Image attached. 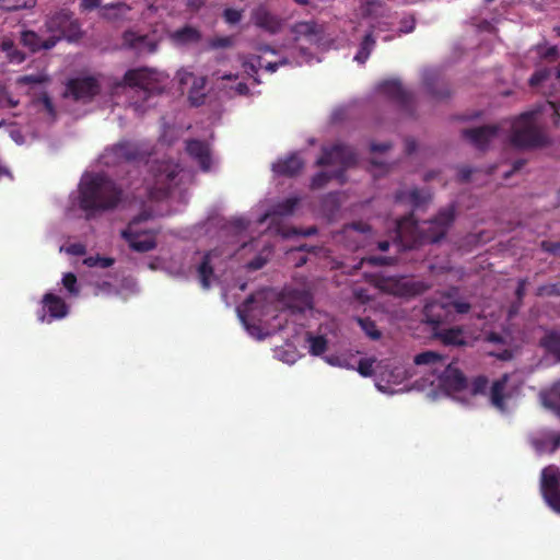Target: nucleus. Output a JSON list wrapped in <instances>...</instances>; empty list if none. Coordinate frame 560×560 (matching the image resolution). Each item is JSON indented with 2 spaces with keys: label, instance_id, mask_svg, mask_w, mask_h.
Segmentation results:
<instances>
[{
  "label": "nucleus",
  "instance_id": "2f4dec72",
  "mask_svg": "<svg viewBox=\"0 0 560 560\" xmlns=\"http://www.w3.org/2000/svg\"><path fill=\"white\" fill-rule=\"evenodd\" d=\"M443 361V355L433 351H423L413 357V364L421 365H438Z\"/></svg>",
  "mask_w": 560,
  "mask_h": 560
},
{
  "label": "nucleus",
  "instance_id": "09e8293b",
  "mask_svg": "<svg viewBox=\"0 0 560 560\" xmlns=\"http://www.w3.org/2000/svg\"><path fill=\"white\" fill-rule=\"evenodd\" d=\"M372 364H374V359H361L358 365V372L362 375V377H371L374 373V369H372Z\"/></svg>",
  "mask_w": 560,
  "mask_h": 560
},
{
  "label": "nucleus",
  "instance_id": "13d9d810",
  "mask_svg": "<svg viewBox=\"0 0 560 560\" xmlns=\"http://www.w3.org/2000/svg\"><path fill=\"white\" fill-rule=\"evenodd\" d=\"M549 75L548 70L536 71L529 79V84L535 86L544 82Z\"/></svg>",
  "mask_w": 560,
  "mask_h": 560
},
{
  "label": "nucleus",
  "instance_id": "774afa93",
  "mask_svg": "<svg viewBox=\"0 0 560 560\" xmlns=\"http://www.w3.org/2000/svg\"><path fill=\"white\" fill-rule=\"evenodd\" d=\"M551 443V452H555L558 447H560V433L550 435Z\"/></svg>",
  "mask_w": 560,
  "mask_h": 560
},
{
  "label": "nucleus",
  "instance_id": "6e6d98bb",
  "mask_svg": "<svg viewBox=\"0 0 560 560\" xmlns=\"http://www.w3.org/2000/svg\"><path fill=\"white\" fill-rule=\"evenodd\" d=\"M348 117V108L347 107H338L336 108L330 116V119L334 124H338L343 121Z\"/></svg>",
  "mask_w": 560,
  "mask_h": 560
},
{
  "label": "nucleus",
  "instance_id": "49530a36",
  "mask_svg": "<svg viewBox=\"0 0 560 560\" xmlns=\"http://www.w3.org/2000/svg\"><path fill=\"white\" fill-rule=\"evenodd\" d=\"M242 11L237 9L228 8L223 11V19L229 24H237L242 20Z\"/></svg>",
  "mask_w": 560,
  "mask_h": 560
},
{
  "label": "nucleus",
  "instance_id": "7c9ffc66",
  "mask_svg": "<svg viewBox=\"0 0 560 560\" xmlns=\"http://www.w3.org/2000/svg\"><path fill=\"white\" fill-rule=\"evenodd\" d=\"M355 323H358L359 327L364 331L365 337L373 341L381 339V330L370 317H355Z\"/></svg>",
  "mask_w": 560,
  "mask_h": 560
},
{
  "label": "nucleus",
  "instance_id": "6ab92c4d",
  "mask_svg": "<svg viewBox=\"0 0 560 560\" xmlns=\"http://www.w3.org/2000/svg\"><path fill=\"white\" fill-rule=\"evenodd\" d=\"M187 153L199 164L202 172L210 171L212 158H210L209 142H187Z\"/></svg>",
  "mask_w": 560,
  "mask_h": 560
},
{
  "label": "nucleus",
  "instance_id": "a19ab883",
  "mask_svg": "<svg viewBox=\"0 0 560 560\" xmlns=\"http://www.w3.org/2000/svg\"><path fill=\"white\" fill-rule=\"evenodd\" d=\"M62 285H65L66 291L72 295H78L80 292L78 289V282L75 281V276L72 272H67L62 276Z\"/></svg>",
  "mask_w": 560,
  "mask_h": 560
},
{
  "label": "nucleus",
  "instance_id": "dca6fc26",
  "mask_svg": "<svg viewBox=\"0 0 560 560\" xmlns=\"http://www.w3.org/2000/svg\"><path fill=\"white\" fill-rule=\"evenodd\" d=\"M452 314V311L448 310L443 302H439L438 300L428 301L427 305H424V310H422L424 320L432 326H440L442 323L450 320Z\"/></svg>",
  "mask_w": 560,
  "mask_h": 560
},
{
  "label": "nucleus",
  "instance_id": "5701e85b",
  "mask_svg": "<svg viewBox=\"0 0 560 560\" xmlns=\"http://www.w3.org/2000/svg\"><path fill=\"white\" fill-rule=\"evenodd\" d=\"M422 79L432 96L436 98H446L450 96V90L444 83L435 88V84H439V72L436 70L425 69L422 73Z\"/></svg>",
  "mask_w": 560,
  "mask_h": 560
},
{
  "label": "nucleus",
  "instance_id": "a878e982",
  "mask_svg": "<svg viewBox=\"0 0 560 560\" xmlns=\"http://www.w3.org/2000/svg\"><path fill=\"white\" fill-rule=\"evenodd\" d=\"M375 26H371V28L364 34L362 37L359 49L354 56V61L358 63H365L369 59L371 52L374 50L376 45V37L374 35Z\"/></svg>",
  "mask_w": 560,
  "mask_h": 560
},
{
  "label": "nucleus",
  "instance_id": "c756f323",
  "mask_svg": "<svg viewBox=\"0 0 560 560\" xmlns=\"http://www.w3.org/2000/svg\"><path fill=\"white\" fill-rule=\"evenodd\" d=\"M305 341H307L308 343V353H311L312 355L319 357L326 352L327 340L324 336H313L311 332H307Z\"/></svg>",
  "mask_w": 560,
  "mask_h": 560
},
{
  "label": "nucleus",
  "instance_id": "c85d7f7f",
  "mask_svg": "<svg viewBox=\"0 0 560 560\" xmlns=\"http://www.w3.org/2000/svg\"><path fill=\"white\" fill-rule=\"evenodd\" d=\"M539 345L544 347L545 351L556 357L557 362H560V334L557 331H548L541 340H539Z\"/></svg>",
  "mask_w": 560,
  "mask_h": 560
},
{
  "label": "nucleus",
  "instance_id": "cd10ccee",
  "mask_svg": "<svg viewBox=\"0 0 560 560\" xmlns=\"http://www.w3.org/2000/svg\"><path fill=\"white\" fill-rule=\"evenodd\" d=\"M292 32L295 36L305 37L308 40H313L319 34L320 30L316 22L314 21H304L295 23L292 27Z\"/></svg>",
  "mask_w": 560,
  "mask_h": 560
},
{
  "label": "nucleus",
  "instance_id": "052dcab7",
  "mask_svg": "<svg viewBox=\"0 0 560 560\" xmlns=\"http://www.w3.org/2000/svg\"><path fill=\"white\" fill-rule=\"evenodd\" d=\"M525 165V160H515L514 163H512V168L505 173H503V178L509 179V177L512 176V174L518 172L522 167Z\"/></svg>",
  "mask_w": 560,
  "mask_h": 560
},
{
  "label": "nucleus",
  "instance_id": "4d7b16f0",
  "mask_svg": "<svg viewBox=\"0 0 560 560\" xmlns=\"http://www.w3.org/2000/svg\"><path fill=\"white\" fill-rule=\"evenodd\" d=\"M60 40H62V39L59 36L55 35V34H50V36L47 39H42L40 50L42 49L49 50V49L54 48L57 45V43H59Z\"/></svg>",
  "mask_w": 560,
  "mask_h": 560
},
{
  "label": "nucleus",
  "instance_id": "de8ad7c7",
  "mask_svg": "<svg viewBox=\"0 0 560 560\" xmlns=\"http://www.w3.org/2000/svg\"><path fill=\"white\" fill-rule=\"evenodd\" d=\"M233 44V40L231 37H214L208 40V47L210 49H218V48H228L231 47Z\"/></svg>",
  "mask_w": 560,
  "mask_h": 560
},
{
  "label": "nucleus",
  "instance_id": "69168bd1",
  "mask_svg": "<svg viewBox=\"0 0 560 560\" xmlns=\"http://www.w3.org/2000/svg\"><path fill=\"white\" fill-rule=\"evenodd\" d=\"M68 252H70V254L80 256V255L84 254V247L80 243L72 244V245H70V247H68Z\"/></svg>",
  "mask_w": 560,
  "mask_h": 560
},
{
  "label": "nucleus",
  "instance_id": "f704fd0d",
  "mask_svg": "<svg viewBox=\"0 0 560 560\" xmlns=\"http://www.w3.org/2000/svg\"><path fill=\"white\" fill-rule=\"evenodd\" d=\"M546 143L548 142H505L508 147H505V149L503 150L512 152H523L540 148Z\"/></svg>",
  "mask_w": 560,
  "mask_h": 560
},
{
  "label": "nucleus",
  "instance_id": "e433bc0d",
  "mask_svg": "<svg viewBox=\"0 0 560 560\" xmlns=\"http://www.w3.org/2000/svg\"><path fill=\"white\" fill-rule=\"evenodd\" d=\"M544 499L547 501L548 506L556 513H560V490H541Z\"/></svg>",
  "mask_w": 560,
  "mask_h": 560
},
{
  "label": "nucleus",
  "instance_id": "9b49d317",
  "mask_svg": "<svg viewBox=\"0 0 560 560\" xmlns=\"http://www.w3.org/2000/svg\"><path fill=\"white\" fill-rule=\"evenodd\" d=\"M378 91L396 103L407 114H412V94L405 90L398 80H388L378 85Z\"/></svg>",
  "mask_w": 560,
  "mask_h": 560
},
{
  "label": "nucleus",
  "instance_id": "ea45409f",
  "mask_svg": "<svg viewBox=\"0 0 560 560\" xmlns=\"http://www.w3.org/2000/svg\"><path fill=\"white\" fill-rule=\"evenodd\" d=\"M486 388H488V378L483 375H478L470 382V393L472 395L485 394Z\"/></svg>",
  "mask_w": 560,
  "mask_h": 560
},
{
  "label": "nucleus",
  "instance_id": "37998d69",
  "mask_svg": "<svg viewBox=\"0 0 560 560\" xmlns=\"http://www.w3.org/2000/svg\"><path fill=\"white\" fill-rule=\"evenodd\" d=\"M113 264H114V259H112L109 257L95 256V257H89L85 259L86 266H90V267L98 266L103 269L112 267Z\"/></svg>",
  "mask_w": 560,
  "mask_h": 560
},
{
  "label": "nucleus",
  "instance_id": "f03ea898",
  "mask_svg": "<svg viewBox=\"0 0 560 560\" xmlns=\"http://www.w3.org/2000/svg\"><path fill=\"white\" fill-rule=\"evenodd\" d=\"M122 190L102 173L83 176L79 185V206L86 213L112 211L119 206Z\"/></svg>",
  "mask_w": 560,
  "mask_h": 560
},
{
  "label": "nucleus",
  "instance_id": "a211bd4d",
  "mask_svg": "<svg viewBox=\"0 0 560 560\" xmlns=\"http://www.w3.org/2000/svg\"><path fill=\"white\" fill-rule=\"evenodd\" d=\"M303 167V161L299 154L293 153L285 159H280L272 164V172L278 176L294 177Z\"/></svg>",
  "mask_w": 560,
  "mask_h": 560
},
{
  "label": "nucleus",
  "instance_id": "58836bf2",
  "mask_svg": "<svg viewBox=\"0 0 560 560\" xmlns=\"http://www.w3.org/2000/svg\"><path fill=\"white\" fill-rule=\"evenodd\" d=\"M536 296L538 298H559L560 296V284L550 283V284H541L536 289Z\"/></svg>",
  "mask_w": 560,
  "mask_h": 560
},
{
  "label": "nucleus",
  "instance_id": "20e7f679",
  "mask_svg": "<svg viewBox=\"0 0 560 560\" xmlns=\"http://www.w3.org/2000/svg\"><path fill=\"white\" fill-rule=\"evenodd\" d=\"M129 98L128 106L138 115L143 114L151 105V100L163 92L159 73L145 68L128 70L117 83Z\"/></svg>",
  "mask_w": 560,
  "mask_h": 560
},
{
  "label": "nucleus",
  "instance_id": "a18cd8bd",
  "mask_svg": "<svg viewBox=\"0 0 560 560\" xmlns=\"http://www.w3.org/2000/svg\"><path fill=\"white\" fill-rule=\"evenodd\" d=\"M19 104L18 101H15L7 88L0 85V106L5 108H13Z\"/></svg>",
  "mask_w": 560,
  "mask_h": 560
},
{
  "label": "nucleus",
  "instance_id": "393cba45",
  "mask_svg": "<svg viewBox=\"0 0 560 560\" xmlns=\"http://www.w3.org/2000/svg\"><path fill=\"white\" fill-rule=\"evenodd\" d=\"M300 203V198L298 197H289L283 199L275 205H272L271 209L268 210L265 214L266 218H287L293 214V211L296 209V206Z\"/></svg>",
  "mask_w": 560,
  "mask_h": 560
},
{
  "label": "nucleus",
  "instance_id": "9d476101",
  "mask_svg": "<svg viewBox=\"0 0 560 560\" xmlns=\"http://www.w3.org/2000/svg\"><path fill=\"white\" fill-rule=\"evenodd\" d=\"M122 44L141 56L156 52L160 39L154 34L141 35L127 30L122 34Z\"/></svg>",
  "mask_w": 560,
  "mask_h": 560
},
{
  "label": "nucleus",
  "instance_id": "864d4df0",
  "mask_svg": "<svg viewBox=\"0 0 560 560\" xmlns=\"http://www.w3.org/2000/svg\"><path fill=\"white\" fill-rule=\"evenodd\" d=\"M365 262L372 266H389L393 264V258L388 256H370L365 258Z\"/></svg>",
  "mask_w": 560,
  "mask_h": 560
},
{
  "label": "nucleus",
  "instance_id": "6e6552de",
  "mask_svg": "<svg viewBox=\"0 0 560 560\" xmlns=\"http://www.w3.org/2000/svg\"><path fill=\"white\" fill-rule=\"evenodd\" d=\"M179 165L172 160L154 161L151 164L152 177V195L155 198H165L171 190L176 187V177L179 174Z\"/></svg>",
  "mask_w": 560,
  "mask_h": 560
},
{
  "label": "nucleus",
  "instance_id": "bb28decb",
  "mask_svg": "<svg viewBox=\"0 0 560 560\" xmlns=\"http://www.w3.org/2000/svg\"><path fill=\"white\" fill-rule=\"evenodd\" d=\"M213 256H215L213 250H209L208 253L203 254L202 260H200L199 267H197V275H199L200 287H202L203 290H209L210 288V279L213 275V268L210 261L212 260Z\"/></svg>",
  "mask_w": 560,
  "mask_h": 560
},
{
  "label": "nucleus",
  "instance_id": "b1692460",
  "mask_svg": "<svg viewBox=\"0 0 560 560\" xmlns=\"http://www.w3.org/2000/svg\"><path fill=\"white\" fill-rule=\"evenodd\" d=\"M506 383H509V374H503L499 380L494 381L490 387V402L491 406L497 408L500 412H504L506 410V406L504 405V388H506Z\"/></svg>",
  "mask_w": 560,
  "mask_h": 560
},
{
  "label": "nucleus",
  "instance_id": "e2e57ef3",
  "mask_svg": "<svg viewBox=\"0 0 560 560\" xmlns=\"http://www.w3.org/2000/svg\"><path fill=\"white\" fill-rule=\"evenodd\" d=\"M471 168L469 166H463L459 168V173H457V179L459 183H466L470 179Z\"/></svg>",
  "mask_w": 560,
  "mask_h": 560
},
{
  "label": "nucleus",
  "instance_id": "473e14b6",
  "mask_svg": "<svg viewBox=\"0 0 560 560\" xmlns=\"http://www.w3.org/2000/svg\"><path fill=\"white\" fill-rule=\"evenodd\" d=\"M21 42L25 47H27L33 52L40 50L42 37L34 31L22 32Z\"/></svg>",
  "mask_w": 560,
  "mask_h": 560
},
{
  "label": "nucleus",
  "instance_id": "5fc2aeb1",
  "mask_svg": "<svg viewBox=\"0 0 560 560\" xmlns=\"http://www.w3.org/2000/svg\"><path fill=\"white\" fill-rule=\"evenodd\" d=\"M48 78L44 74H28L21 78V82L26 84H42L45 83Z\"/></svg>",
  "mask_w": 560,
  "mask_h": 560
},
{
  "label": "nucleus",
  "instance_id": "0e129e2a",
  "mask_svg": "<svg viewBox=\"0 0 560 560\" xmlns=\"http://www.w3.org/2000/svg\"><path fill=\"white\" fill-rule=\"evenodd\" d=\"M526 284L527 279H520V282H517V288H515V298L520 301L524 298Z\"/></svg>",
  "mask_w": 560,
  "mask_h": 560
},
{
  "label": "nucleus",
  "instance_id": "0eeeda50",
  "mask_svg": "<svg viewBox=\"0 0 560 560\" xmlns=\"http://www.w3.org/2000/svg\"><path fill=\"white\" fill-rule=\"evenodd\" d=\"M149 219L150 214L145 211H142L139 215L128 222L127 229L121 231V238L125 240L128 246H130V249L136 253L145 254L155 249V235L138 228V225L148 221Z\"/></svg>",
  "mask_w": 560,
  "mask_h": 560
},
{
  "label": "nucleus",
  "instance_id": "8fccbe9b",
  "mask_svg": "<svg viewBox=\"0 0 560 560\" xmlns=\"http://www.w3.org/2000/svg\"><path fill=\"white\" fill-rule=\"evenodd\" d=\"M399 24L400 26L398 28V35L409 34L413 32L416 27V20L412 16L404 18Z\"/></svg>",
  "mask_w": 560,
  "mask_h": 560
},
{
  "label": "nucleus",
  "instance_id": "bf43d9fd",
  "mask_svg": "<svg viewBox=\"0 0 560 560\" xmlns=\"http://www.w3.org/2000/svg\"><path fill=\"white\" fill-rule=\"evenodd\" d=\"M255 298L254 294H250L245 299L244 304H242V307L238 308V316H241L242 323H245V314L249 311V307L254 304Z\"/></svg>",
  "mask_w": 560,
  "mask_h": 560
},
{
  "label": "nucleus",
  "instance_id": "aec40b11",
  "mask_svg": "<svg viewBox=\"0 0 560 560\" xmlns=\"http://www.w3.org/2000/svg\"><path fill=\"white\" fill-rule=\"evenodd\" d=\"M281 301H283L284 307L289 308L293 313L302 312L310 304V296L303 290L290 289L281 294Z\"/></svg>",
  "mask_w": 560,
  "mask_h": 560
},
{
  "label": "nucleus",
  "instance_id": "680f3d73",
  "mask_svg": "<svg viewBox=\"0 0 560 560\" xmlns=\"http://www.w3.org/2000/svg\"><path fill=\"white\" fill-rule=\"evenodd\" d=\"M207 0H186V7L191 12L199 11L206 3Z\"/></svg>",
  "mask_w": 560,
  "mask_h": 560
},
{
  "label": "nucleus",
  "instance_id": "ddd939ff",
  "mask_svg": "<svg viewBox=\"0 0 560 560\" xmlns=\"http://www.w3.org/2000/svg\"><path fill=\"white\" fill-rule=\"evenodd\" d=\"M440 386L448 393H460L467 387V378L464 373L448 363L442 374H440Z\"/></svg>",
  "mask_w": 560,
  "mask_h": 560
},
{
  "label": "nucleus",
  "instance_id": "72a5a7b5",
  "mask_svg": "<svg viewBox=\"0 0 560 560\" xmlns=\"http://www.w3.org/2000/svg\"><path fill=\"white\" fill-rule=\"evenodd\" d=\"M439 302L448 307L452 313L467 314L470 311V304L463 300L442 299Z\"/></svg>",
  "mask_w": 560,
  "mask_h": 560
},
{
  "label": "nucleus",
  "instance_id": "603ef678",
  "mask_svg": "<svg viewBox=\"0 0 560 560\" xmlns=\"http://www.w3.org/2000/svg\"><path fill=\"white\" fill-rule=\"evenodd\" d=\"M102 0H80L79 8L81 12H91L102 8Z\"/></svg>",
  "mask_w": 560,
  "mask_h": 560
},
{
  "label": "nucleus",
  "instance_id": "f8f14e48",
  "mask_svg": "<svg viewBox=\"0 0 560 560\" xmlns=\"http://www.w3.org/2000/svg\"><path fill=\"white\" fill-rule=\"evenodd\" d=\"M69 308L66 302L58 295L46 293L42 296V312L38 313V322L51 323L66 317Z\"/></svg>",
  "mask_w": 560,
  "mask_h": 560
},
{
  "label": "nucleus",
  "instance_id": "f257e3e1",
  "mask_svg": "<svg viewBox=\"0 0 560 560\" xmlns=\"http://www.w3.org/2000/svg\"><path fill=\"white\" fill-rule=\"evenodd\" d=\"M455 221V207L450 205L439 211L436 217L418 222L413 214L398 220L397 231L400 237H410L409 248H416L424 244H436L446 236L447 230Z\"/></svg>",
  "mask_w": 560,
  "mask_h": 560
},
{
  "label": "nucleus",
  "instance_id": "412c9836",
  "mask_svg": "<svg viewBox=\"0 0 560 560\" xmlns=\"http://www.w3.org/2000/svg\"><path fill=\"white\" fill-rule=\"evenodd\" d=\"M253 21L255 25L272 34L279 32L281 28V21L262 7L254 10Z\"/></svg>",
  "mask_w": 560,
  "mask_h": 560
},
{
  "label": "nucleus",
  "instance_id": "4be33fe9",
  "mask_svg": "<svg viewBox=\"0 0 560 560\" xmlns=\"http://www.w3.org/2000/svg\"><path fill=\"white\" fill-rule=\"evenodd\" d=\"M170 39L175 46H188L201 40V33L194 26L185 25L170 34Z\"/></svg>",
  "mask_w": 560,
  "mask_h": 560
},
{
  "label": "nucleus",
  "instance_id": "4c0bfd02",
  "mask_svg": "<svg viewBox=\"0 0 560 560\" xmlns=\"http://www.w3.org/2000/svg\"><path fill=\"white\" fill-rule=\"evenodd\" d=\"M205 84H206V78H203V77L194 80V85H192L190 94H189V100L192 105L199 106L200 104H202L205 95L201 94L199 96H195V93L202 90Z\"/></svg>",
  "mask_w": 560,
  "mask_h": 560
},
{
  "label": "nucleus",
  "instance_id": "7ed1b4c3",
  "mask_svg": "<svg viewBox=\"0 0 560 560\" xmlns=\"http://www.w3.org/2000/svg\"><path fill=\"white\" fill-rule=\"evenodd\" d=\"M538 113L539 110H530L512 120L464 128L462 133L466 140L474 141L500 138L508 131L512 132L509 140H544L536 121Z\"/></svg>",
  "mask_w": 560,
  "mask_h": 560
},
{
  "label": "nucleus",
  "instance_id": "3c124183",
  "mask_svg": "<svg viewBox=\"0 0 560 560\" xmlns=\"http://www.w3.org/2000/svg\"><path fill=\"white\" fill-rule=\"evenodd\" d=\"M539 248H541V250H544L545 253H549L555 256H560V241H541V244H539Z\"/></svg>",
  "mask_w": 560,
  "mask_h": 560
},
{
  "label": "nucleus",
  "instance_id": "338daca9",
  "mask_svg": "<svg viewBox=\"0 0 560 560\" xmlns=\"http://www.w3.org/2000/svg\"><path fill=\"white\" fill-rule=\"evenodd\" d=\"M45 109L48 114L54 115V104L48 95H44L42 98Z\"/></svg>",
  "mask_w": 560,
  "mask_h": 560
},
{
  "label": "nucleus",
  "instance_id": "c9c22d12",
  "mask_svg": "<svg viewBox=\"0 0 560 560\" xmlns=\"http://www.w3.org/2000/svg\"><path fill=\"white\" fill-rule=\"evenodd\" d=\"M544 490H560L558 488L557 475L549 469H545L541 472V491Z\"/></svg>",
  "mask_w": 560,
  "mask_h": 560
},
{
  "label": "nucleus",
  "instance_id": "39448f33",
  "mask_svg": "<svg viewBox=\"0 0 560 560\" xmlns=\"http://www.w3.org/2000/svg\"><path fill=\"white\" fill-rule=\"evenodd\" d=\"M357 163V155L348 149L342 142H335L330 150L323 151L322 156L317 159L316 165L330 167L331 171H322L311 178V190H319L335 179L338 185L347 183L345 172Z\"/></svg>",
  "mask_w": 560,
  "mask_h": 560
},
{
  "label": "nucleus",
  "instance_id": "f3484780",
  "mask_svg": "<svg viewBox=\"0 0 560 560\" xmlns=\"http://www.w3.org/2000/svg\"><path fill=\"white\" fill-rule=\"evenodd\" d=\"M430 199L431 195L420 190L419 188L399 190L395 192V200H397V202L409 205L413 210L421 209L423 206L428 205Z\"/></svg>",
  "mask_w": 560,
  "mask_h": 560
},
{
  "label": "nucleus",
  "instance_id": "1a4fd4ad",
  "mask_svg": "<svg viewBox=\"0 0 560 560\" xmlns=\"http://www.w3.org/2000/svg\"><path fill=\"white\" fill-rule=\"evenodd\" d=\"M101 91V85L94 77H79L67 83L65 97L75 102L88 103Z\"/></svg>",
  "mask_w": 560,
  "mask_h": 560
},
{
  "label": "nucleus",
  "instance_id": "79ce46f5",
  "mask_svg": "<svg viewBox=\"0 0 560 560\" xmlns=\"http://www.w3.org/2000/svg\"><path fill=\"white\" fill-rule=\"evenodd\" d=\"M423 284L421 282L416 281H406L402 283V292L400 294L402 295H409L415 296L422 292Z\"/></svg>",
  "mask_w": 560,
  "mask_h": 560
},
{
  "label": "nucleus",
  "instance_id": "2eb2a0df",
  "mask_svg": "<svg viewBox=\"0 0 560 560\" xmlns=\"http://www.w3.org/2000/svg\"><path fill=\"white\" fill-rule=\"evenodd\" d=\"M131 11V7L126 2L118 1L104 4L98 11L100 19L112 23L121 24L129 21L128 14Z\"/></svg>",
  "mask_w": 560,
  "mask_h": 560
},
{
  "label": "nucleus",
  "instance_id": "4468645a",
  "mask_svg": "<svg viewBox=\"0 0 560 560\" xmlns=\"http://www.w3.org/2000/svg\"><path fill=\"white\" fill-rule=\"evenodd\" d=\"M433 336L445 347H465L467 346V334L463 327L455 326L441 328L433 326Z\"/></svg>",
  "mask_w": 560,
  "mask_h": 560
},
{
  "label": "nucleus",
  "instance_id": "423d86ee",
  "mask_svg": "<svg viewBox=\"0 0 560 560\" xmlns=\"http://www.w3.org/2000/svg\"><path fill=\"white\" fill-rule=\"evenodd\" d=\"M44 26L49 34H55L69 43L78 42L84 36L79 19L66 8L47 14Z\"/></svg>",
  "mask_w": 560,
  "mask_h": 560
},
{
  "label": "nucleus",
  "instance_id": "c03bdc74",
  "mask_svg": "<svg viewBox=\"0 0 560 560\" xmlns=\"http://www.w3.org/2000/svg\"><path fill=\"white\" fill-rule=\"evenodd\" d=\"M267 264V256L259 253L256 257H254L252 260H248L247 264H245V268L249 271H256L264 268Z\"/></svg>",
  "mask_w": 560,
  "mask_h": 560
}]
</instances>
